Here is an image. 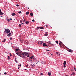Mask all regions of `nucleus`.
<instances>
[{
  "label": "nucleus",
  "instance_id": "nucleus-1",
  "mask_svg": "<svg viewBox=\"0 0 76 76\" xmlns=\"http://www.w3.org/2000/svg\"><path fill=\"white\" fill-rule=\"evenodd\" d=\"M5 33L6 34H8V33H10V30H9V28H7V29L6 28L5 29Z\"/></svg>",
  "mask_w": 76,
  "mask_h": 76
},
{
  "label": "nucleus",
  "instance_id": "nucleus-2",
  "mask_svg": "<svg viewBox=\"0 0 76 76\" xmlns=\"http://www.w3.org/2000/svg\"><path fill=\"white\" fill-rule=\"evenodd\" d=\"M43 47H48V45H47V44L45 43L44 42L43 43Z\"/></svg>",
  "mask_w": 76,
  "mask_h": 76
},
{
  "label": "nucleus",
  "instance_id": "nucleus-3",
  "mask_svg": "<svg viewBox=\"0 0 76 76\" xmlns=\"http://www.w3.org/2000/svg\"><path fill=\"white\" fill-rule=\"evenodd\" d=\"M28 53H22V54L24 56H26V55H27Z\"/></svg>",
  "mask_w": 76,
  "mask_h": 76
},
{
  "label": "nucleus",
  "instance_id": "nucleus-4",
  "mask_svg": "<svg viewBox=\"0 0 76 76\" xmlns=\"http://www.w3.org/2000/svg\"><path fill=\"white\" fill-rule=\"evenodd\" d=\"M44 29V27H38L37 28V29Z\"/></svg>",
  "mask_w": 76,
  "mask_h": 76
},
{
  "label": "nucleus",
  "instance_id": "nucleus-5",
  "mask_svg": "<svg viewBox=\"0 0 76 76\" xmlns=\"http://www.w3.org/2000/svg\"><path fill=\"white\" fill-rule=\"evenodd\" d=\"M7 34V36L10 37V35H12V33H8V34Z\"/></svg>",
  "mask_w": 76,
  "mask_h": 76
},
{
  "label": "nucleus",
  "instance_id": "nucleus-6",
  "mask_svg": "<svg viewBox=\"0 0 76 76\" xmlns=\"http://www.w3.org/2000/svg\"><path fill=\"white\" fill-rule=\"evenodd\" d=\"M3 14H4V13L2 12L1 10H0V15H2Z\"/></svg>",
  "mask_w": 76,
  "mask_h": 76
},
{
  "label": "nucleus",
  "instance_id": "nucleus-7",
  "mask_svg": "<svg viewBox=\"0 0 76 76\" xmlns=\"http://www.w3.org/2000/svg\"><path fill=\"white\" fill-rule=\"evenodd\" d=\"M12 16H15V15H16V14L14 12H13V13H12Z\"/></svg>",
  "mask_w": 76,
  "mask_h": 76
},
{
  "label": "nucleus",
  "instance_id": "nucleus-8",
  "mask_svg": "<svg viewBox=\"0 0 76 76\" xmlns=\"http://www.w3.org/2000/svg\"><path fill=\"white\" fill-rule=\"evenodd\" d=\"M48 75H49V76H51V72H49L48 73Z\"/></svg>",
  "mask_w": 76,
  "mask_h": 76
},
{
  "label": "nucleus",
  "instance_id": "nucleus-9",
  "mask_svg": "<svg viewBox=\"0 0 76 76\" xmlns=\"http://www.w3.org/2000/svg\"><path fill=\"white\" fill-rule=\"evenodd\" d=\"M30 15L31 16H33L34 15V14L32 13V12L30 13Z\"/></svg>",
  "mask_w": 76,
  "mask_h": 76
},
{
  "label": "nucleus",
  "instance_id": "nucleus-10",
  "mask_svg": "<svg viewBox=\"0 0 76 76\" xmlns=\"http://www.w3.org/2000/svg\"><path fill=\"white\" fill-rule=\"evenodd\" d=\"M63 64L64 65H65L66 64V61H64V62L63 63Z\"/></svg>",
  "mask_w": 76,
  "mask_h": 76
},
{
  "label": "nucleus",
  "instance_id": "nucleus-11",
  "mask_svg": "<svg viewBox=\"0 0 76 76\" xmlns=\"http://www.w3.org/2000/svg\"><path fill=\"white\" fill-rule=\"evenodd\" d=\"M68 51H69V52H70V53H72L73 52V51L71 50H68Z\"/></svg>",
  "mask_w": 76,
  "mask_h": 76
},
{
  "label": "nucleus",
  "instance_id": "nucleus-12",
  "mask_svg": "<svg viewBox=\"0 0 76 76\" xmlns=\"http://www.w3.org/2000/svg\"><path fill=\"white\" fill-rule=\"evenodd\" d=\"M29 14V12H27L26 13V15H28V14Z\"/></svg>",
  "mask_w": 76,
  "mask_h": 76
},
{
  "label": "nucleus",
  "instance_id": "nucleus-13",
  "mask_svg": "<svg viewBox=\"0 0 76 76\" xmlns=\"http://www.w3.org/2000/svg\"><path fill=\"white\" fill-rule=\"evenodd\" d=\"M6 39H4V41H2V42H5V41H6Z\"/></svg>",
  "mask_w": 76,
  "mask_h": 76
},
{
  "label": "nucleus",
  "instance_id": "nucleus-14",
  "mask_svg": "<svg viewBox=\"0 0 76 76\" xmlns=\"http://www.w3.org/2000/svg\"><path fill=\"white\" fill-rule=\"evenodd\" d=\"M29 23V21H27L25 22V23H26V24H28V23Z\"/></svg>",
  "mask_w": 76,
  "mask_h": 76
},
{
  "label": "nucleus",
  "instance_id": "nucleus-15",
  "mask_svg": "<svg viewBox=\"0 0 76 76\" xmlns=\"http://www.w3.org/2000/svg\"><path fill=\"white\" fill-rule=\"evenodd\" d=\"M7 21H8V22H10V20L8 18L7 19Z\"/></svg>",
  "mask_w": 76,
  "mask_h": 76
},
{
  "label": "nucleus",
  "instance_id": "nucleus-16",
  "mask_svg": "<svg viewBox=\"0 0 76 76\" xmlns=\"http://www.w3.org/2000/svg\"><path fill=\"white\" fill-rule=\"evenodd\" d=\"M45 36H47L48 35V34L47 33H46L45 34Z\"/></svg>",
  "mask_w": 76,
  "mask_h": 76
},
{
  "label": "nucleus",
  "instance_id": "nucleus-17",
  "mask_svg": "<svg viewBox=\"0 0 76 76\" xmlns=\"http://www.w3.org/2000/svg\"><path fill=\"white\" fill-rule=\"evenodd\" d=\"M40 75H41V76H43V75H44V74L42 73H41L40 74Z\"/></svg>",
  "mask_w": 76,
  "mask_h": 76
},
{
  "label": "nucleus",
  "instance_id": "nucleus-18",
  "mask_svg": "<svg viewBox=\"0 0 76 76\" xmlns=\"http://www.w3.org/2000/svg\"><path fill=\"white\" fill-rule=\"evenodd\" d=\"M16 50H15V52H16V51H18V49H17Z\"/></svg>",
  "mask_w": 76,
  "mask_h": 76
},
{
  "label": "nucleus",
  "instance_id": "nucleus-19",
  "mask_svg": "<svg viewBox=\"0 0 76 76\" xmlns=\"http://www.w3.org/2000/svg\"><path fill=\"white\" fill-rule=\"evenodd\" d=\"M30 58L31 59V60H32V58H33V56H32Z\"/></svg>",
  "mask_w": 76,
  "mask_h": 76
},
{
  "label": "nucleus",
  "instance_id": "nucleus-20",
  "mask_svg": "<svg viewBox=\"0 0 76 76\" xmlns=\"http://www.w3.org/2000/svg\"><path fill=\"white\" fill-rule=\"evenodd\" d=\"M27 55H28V56H27V57H29V55L28 54V53H27Z\"/></svg>",
  "mask_w": 76,
  "mask_h": 76
},
{
  "label": "nucleus",
  "instance_id": "nucleus-21",
  "mask_svg": "<svg viewBox=\"0 0 76 76\" xmlns=\"http://www.w3.org/2000/svg\"><path fill=\"white\" fill-rule=\"evenodd\" d=\"M8 59L10 60V57H9V56H8Z\"/></svg>",
  "mask_w": 76,
  "mask_h": 76
},
{
  "label": "nucleus",
  "instance_id": "nucleus-22",
  "mask_svg": "<svg viewBox=\"0 0 76 76\" xmlns=\"http://www.w3.org/2000/svg\"><path fill=\"white\" fill-rule=\"evenodd\" d=\"M21 13H22V12L21 11H20L18 12V13H19V14Z\"/></svg>",
  "mask_w": 76,
  "mask_h": 76
},
{
  "label": "nucleus",
  "instance_id": "nucleus-23",
  "mask_svg": "<svg viewBox=\"0 0 76 76\" xmlns=\"http://www.w3.org/2000/svg\"><path fill=\"white\" fill-rule=\"evenodd\" d=\"M56 54H57V55H58V52H56Z\"/></svg>",
  "mask_w": 76,
  "mask_h": 76
},
{
  "label": "nucleus",
  "instance_id": "nucleus-24",
  "mask_svg": "<svg viewBox=\"0 0 76 76\" xmlns=\"http://www.w3.org/2000/svg\"><path fill=\"white\" fill-rule=\"evenodd\" d=\"M18 56H20V53H18Z\"/></svg>",
  "mask_w": 76,
  "mask_h": 76
},
{
  "label": "nucleus",
  "instance_id": "nucleus-25",
  "mask_svg": "<svg viewBox=\"0 0 76 76\" xmlns=\"http://www.w3.org/2000/svg\"><path fill=\"white\" fill-rule=\"evenodd\" d=\"M19 26L20 28V27H21V25L19 24Z\"/></svg>",
  "mask_w": 76,
  "mask_h": 76
},
{
  "label": "nucleus",
  "instance_id": "nucleus-26",
  "mask_svg": "<svg viewBox=\"0 0 76 76\" xmlns=\"http://www.w3.org/2000/svg\"><path fill=\"white\" fill-rule=\"evenodd\" d=\"M23 22H26V20H25V19H24L23 20Z\"/></svg>",
  "mask_w": 76,
  "mask_h": 76
},
{
  "label": "nucleus",
  "instance_id": "nucleus-27",
  "mask_svg": "<svg viewBox=\"0 0 76 76\" xmlns=\"http://www.w3.org/2000/svg\"><path fill=\"white\" fill-rule=\"evenodd\" d=\"M18 66H19L20 67H21V66H22V64H20V65H18Z\"/></svg>",
  "mask_w": 76,
  "mask_h": 76
},
{
  "label": "nucleus",
  "instance_id": "nucleus-28",
  "mask_svg": "<svg viewBox=\"0 0 76 76\" xmlns=\"http://www.w3.org/2000/svg\"><path fill=\"white\" fill-rule=\"evenodd\" d=\"M56 43H57V44H58V41H56Z\"/></svg>",
  "mask_w": 76,
  "mask_h": 76
},
{
  "label": "nucleus",
  "instance_id": "nucleus-29",
  "mask_svg": "<svg viewBox=\"0 0 76 76\" xmlns=\"http://www.w3.org/2000/svg\"><path fill=\"white\" fill-rule=\"evenodd\" d=\"M20 53V55H22V53L21 52H20V53Z\"/></svg>",
  "mask_w": 76,
  "mask_h": 76
},
{
  "label": "nucleus",
  "instance_id": "nucleus-30",
  "mask_svg": "<svg viewBox=\"0 0 76 76\" xmlns=\"http://www.w3.org/2000/svg\"><path fill=\"white\" fill-rule=\"evenodd\" d=\"M59 45H60V46H61V45H61V43L60 42H59Z\"/></svg>",
  "mask_w": 76,
  "mask_h": 76
},
{
  "label": "nucleus",
  "instance_id": "nucleus-31",
  "mask_svg": "<svg viewBox=\"0 0 76 76\" xmlns=\"http://www.w3.org/2000/svg\"><path fill=\"white\" fill-rule=\"evenodd\" d=\"M64 67H66V65H64Z\"/></svg>",
  "mask_w": 76,
  "mask_h": 76
},
{
  "label": "nucleus",
  "instance_id": "nucleus-32",
  "mask_svg": "<svg viewBox=\"0 0 76 76\" xmlns=\"http://www.w3.org/2000/svg\"><path fill=\"white\" fill-rule=\"evenodd\" d=\"M31 65L32 66H34V64H31Z\"/></svg>",
  "mask_w": 76,
  "mask_h": 76
},
{
  "label": "nucleus",
  "instance_id": "nucleus-33",
  "mask_svg": "<svg viewBox=\"0 0 76 76\" xmlns=\"http://www.w3.org/2000/svg\"><path fill=\"white\" fill-rule=\"evenodd\" d=\"M60 43H61V44H63V43L62 42H60Z\"/></svg>",
  "mask_w": 76,
  "mask_h": 76
},
{
  "label": "nucleus",
  "instance_id": "nucleus-34",
  "mask_svg": "<svg viewBox=\"0 0 76 76\" xmlns=\"http://www.w3.org/2000/svg\"><path fill=\"white\" fill-rule=\"evenodd\" d=\"M46 51H49L50 50H46Z\"/></svg>",
  "mask_w": 76,
  "mask_h": 76
},
{
  "label": "nucleus",
  "instance_id": "nucleus-35",
  "mask_svg": "<svg viewBox=\"0 0 76 76\" xmlns=\"http://www.w3.org/2000/svg\"><path fill=\"white\" fill-rule=\"evenodd\" d=\"M32 22H34V21H35V20L34 19H33L32 20Z\"/></svg>",
  "mask_w": 76,
  "mask_h": 76
},
{
  "label": "nucleus",
  "instance_id": "nucleus-36",
  "mask_svg": "<svg viewBox=\"0 0 76 76\" xmlns=\"http://www.w3.org/2000/svg\"><path fill=\"white\" fill-rule=\"evenodd\" d=\"M40 44H41V45H42V42L41 43H40Z\"/></svg>",
  "mask_w": 76,
  "mask_h": 76
},
{
  "label": "nucleus",
  "instance_id": "nucleus-37",
  "mask_svg": "<svg viewBox=\"0 0 76 76\" xmlns=\"http://www.w3.org/2000/svg\"><path fill=\"white\" fill-rule=\"evenodd\" d=\"M4 75H7V73H6V72H4Z\"/></svg>",
  "mask_w": 76,
  "mask_h": 76
},
{
  "label": "nucleus",
  "instance_id": "nucleus-38",
  "mask_svg": "<svg viewBox=\"0 0 76 76\" xmlns=\"http://www.w3.org/2000/svg\"><path fill=\"white\" fill-rule=\"evenodd\" d=\"M18 53H16V54H17V55H18Z\"/></svg>",
  "mask_w": 76,
  "mask_h": 76
},
{
  "label": "nucleus",
  "instance_id": "nucleus-39",
  "mask_svg": "<svg viewBox=\"0 0 76 76\" xmlns=\"http://www.w3.org/2000/svg\"><path fill=\"white\" fill-rule=\"evenodd\" d=\"M10 54L11 56H12V54H11V53H10Z\"/></svg>",
  "mask_w": 76,
  "mask_h": 76
},
{
  "label": "nucleus",
  "instance_id": "nucleus-40",
  "mask_svg": "<svg viewBox=\"0 0 76 76\" xmlns=\"http://www.w3.org/2000/svg\"><path fill=\"white\" fill-rule=\"evenodd\" d=\"M20 23H22V20H20Z\"/></svg>",
  "mask_w": 76,
  "mask_h": 76
},
{
  "label": "nucleus",
  "instance_id": "nucleus-41",
  "mask_svg": "<svg viewBox=\"0 0 76 76\" xmlns=\"http://www.w3.org/2000/svg\"><path fill=\"white\" fill-rule=\"evenodd\" d=\"M16 6H17V7H18V6H19V5L17 4V5H16Z\"/></svg>",
  "mask_w": 76,
  "mask_h": 76
},
{
  "label": "nucleus",
  "instance_id": "nucleus-42",
  "mask_svg": "<svg viewBox=\"0 0 76 76\" xmlns=\"http://www.w3.org/2000/svg\"><path fill=\"white\" fill-rule=\"evenodd\" d=\"M10 39V40H12V38H11Z\"/></svg>",
  "mask_w": 76,
  "mask_h": 76
},
{
  "label": "nucleus",
  "instance_id": "nucleus-43",
  "mask_svg": "<svg viewBox=\"0 0 76 76\" xmlns=\"http://www.w3.org/2000/svg\"><path fill=\"white\" fill-rule=\"evenodd\" d=\"M10 20H12V18H10Z\"/></svg>",
  "mask_w": 76,
  "mask_h": 76
},
{
  "label": "nucleus",
  "instance_id": "nucleus-44",
  "mask_svg": "<svg viewBox=\"0 0 76 76\" xmlns=\"http://www.w3.org/2000/svg\"><path fill=\"white\" fill-rule=\"evenodd\" d=\"M24 58H26V57L25 56V57H24Z\"/></svg>",
  "mask_w": 76,
  "mask_h": 76
},
{
  "label": "nucleus",
  "instance_id": "nucleus-45",
  "mask_svg": "<svg viewBox=\"0 0 76 76\" xmlns=\"http://www.w3.org/2000/svg\"><path fill=\"white\" fill-rule=\"evenodd\" d=\"M49 44H51L52 45H53V44H51V43H49Z\"/></svg>",
  "mask_w": 76,
  "mask_h": 76
},
{
  "label": "nucleus",
  "instance_id": "nucleus-46",
  "mask_svg": "<svg viewBox=\"0 0 76 76\" xmlns=\"http://www.w3.org/2000/svg\"><path fill=\"white\" fill-rule=\"evenodd\" d=\"M15 61H16V59H15Z\"/></svg>",
  "mask_w": 76,
  "mask_h": 76
},
{
  "label": "nucleus",
  "instance_id": "nucleus-47",
  "mask_svg": "<svg viewBox=\"0 0 76 76\" xmlns=\"http://www.w3.org/2000/svg\"><path fill=\"white\" fill-rule=\"evenodd\" d=\"M23 58H24L25 56H24V55H23Z\"/></svg>",
  "mask_w": 76,
  "mask_h": 76
},
{
  "label": "nucleus",
  "instance_id": "nucleus-48",
  "mask_svg": "<svg viewBox=\"0 0 76 76\" xmlns=\"http://www.w3.org/2000/svg\"><path fill=\"white\" fill-rule=\"evenodd\" d=\"M27 9H29V7H28Z\"/></svg>",
  "mask_w": 76,
  "mask_h": 76
},
{
  "label": "nucleus",
  "instance_id": "nucleus-49",
  "mask_svg": "<svg viewBox=\"0 0 76 76\" xmlns=\"http://www.w3.org/2000/svg\"><path fill=\"white\" fill-rule=\"evenodd\" d=\"M20 56V57H22V56H21V55H20V56Z\"/></svg>",
  "mask_w": 76,
  "mask_h": 76
},
{
  "label": "nucleus",
  "instance_id": "nucleus-50",
  "mask_svg": "<svg viewBox=\"0 0 76 76\" xmlns=\"http://www.w3.org/2000/svg\"><path fill=\"white\" fill-rule=\"evenodd\" d=\"M75 73H74L72 74L74 75H75Z\"/></svg>",
  "mask_w": 76,
  "mask_h": 76
},
{
  "label": "nucleus",
  "instance_id": "nucleus-51",
  "mask_svg": "<svg viewBox=\"0 0 76 76\" xmlns=\"http://www.w3.org/2000/svg\"><path fill=\"white\" fill-rule=\"evenodd\" d=\"M32 66V68H33L34 67V66Z\"/></svg>",
  "mask_w": 76,
  "mask_h": 76
},
{
  "label": "nucleus",
  "instance_id": "nucleus-52",
  "mask_svg": "<svg viewBox=\"0 0 76 76\" xmlns=\"http://www.w3.org/2000/svg\"><path fill=\"white\" fill-rule=\"evenodd\" d=\"M18 49V50H20L19 49Z\"/></svg>",
  "mask_w": 76,
  "mask_h": 76
},
{
  "label": "nucleus",
  "instance_id": "nucleus-53",
  "mask_svg": "<svg viewBox=\"0 0 76 76\" xmlns=\"http://www.w3.org/2000/svg\"><path fill=\"white\" fill-rule=\"evenodd\" d=\"M49 42H50H50H51V41H49Z\"/></svg>",
  "mask_w": 76,
  "mask_h": 76
},
{
  "label": "nucleus",
  "instance_id": "nucleus-54",
  "mask_svg": "<svg viewBox=\"0 0 76 76\" xmlns=\"http://www.w3.org/2000/svg\"><path fill=\"white\" fill-rule=\"evenodd\" d=\"M16 63H18V62L17 61H16Z\"/></svg>",
  "mask_w": 76,
  "mask_h": 76
},
{
  "label": "nucleus",
  "instance_id": "nucleus-55",
  "mask_svg": "<svg viewBox=\"0 0 76 76\" xmlns=\"http://www.w3.org/2000/svg\"><path fill=\"white\" fill-rule=\"evenodd\" d=\"M15 60H16L17 58H15Z\"/></svg>",
  "mask_w": 76,
  "mask_h": 76
},
{
  "label": "nucleus",
  "instance_id": "nucleus-56",
  "mask_svg": "<svg viewBox=\"0 0 76 76\" xmlns=\"http://www.w3.org/2000/svg\"><path fill=\"white\" fill-rule=\"evenodd\" d=\"M46 26L47 27V26H48V25H46Z\"/></svg>",
  "mask_w": 76,
  "mask_h": 76
},
{
  "label": "nucleus",
  "instance_id": "nucleus-57",
  "mask_svg": "<svg viewBox=\"0 0 76 76\" xmlns=\"http://www.w3.org/2000/svg\"><path fill=\"white\" fill-rule=\"evenodd\" d=\"M74 69H76V68L74 67Z\"/></svg>",
  "mask_w": 76,
  "mask_h": 76
},
{
  "label": "nucleus",
  "instance_id": "nucleus-58",
  "mask_svg": "<svg viewBox=\"0 0 76 76\" xmlns=\"http://www.w3.org/2000/svg\"><path fill=\"white\" fill-rule=\"evenodd\" d=\"M22 23V24H24V23Z\"/></svg>",
  "mask_w": 76,
  "mask_h": 76
},
{
  "label": "nucleus",
  "instance_id": "nucleus-59",
  "mask_svg": "<svg viewBox=\"0 0 76 76\" xmlns=\"http://www.w3.org/2000/svg\"><path fill=\"white\" fill-rule=\"evenodd\" d=\"M18 69H19V67H18Z\"/></svg>",
  "mask_w": 76,
  "mask_h": 76
},
{
  "label": "nucleus",
  "instance_id": "nucleus-60",
  "mask_svg": "<svg viewBox=\"0 0 76 76\" xmlns=\"http://www.w3.org/2000/svg\"><path fill=\"white\" fill-rule=\"evenodd\" d=\"M38 63V62H37V63L36 64H37Z\"/></svg>",
  "mask_w": 76,
  "mask_h": 76
},
{
  "label": "nucleus",
  "instance_id": "nucleus-61",
  "mask_svg": "<svg viewBox=\"0 0 76 76\" xmlns=\"http://www.w3.org/2000/svg\"><path fill=\"white\" fill-rule=\"evenodd\" d=\"M28 60H30V58H29L28 59Z\"/></svg>",
  "mask_w": 76,
  "mask_h": 76
},
{
  "label": "nucleus",
  "instance_id": "nucleus-62",
  "mask_svg": "<svg viewBox=\"0 0 76 76\" xmlns=\"http://www.w3.org/2000/svg\"><path fill=\"white\" fill-rule=\"evenodd\" d=\"M26 70V69H25V70Z\"/></svg>",
  "mask_w": 76,
  "mask_h": 76
},
{
  "label": "nucleus",
  "instance_id": "nucleus-63",
  "mask_svg": "<svg viewBox=\"0 0 76 76\" xmlns=\"http://www.w3.org/2000/svg\"><path fill=\"white\" fill-rule=\"evenodd\" d=\"M66 76H68V75H66Z\"/></svg>",
  "mask_w": 76,
  "mask_h": 76
},
{
  "label": "nucleus",
  "instance_id": "nucleus-64",
  "mask_svg": "<svg viewBox=\"0 0 76 76\" xmlns=\"http://www.w3.org/2000/svg\"><path fill=\"white\" fill-rule=\"evenodd\" d=\"M52 54H51V56H52Z\"/></svg>",
  "mask_w": 76,
  "mask_h": 76
}]
</instances>
